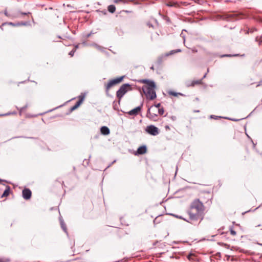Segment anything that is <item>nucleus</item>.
<instances>
[{
  "mask_svg": "<svg viewBox=\"0 0 262 262\" xmlns=\"http://www.w3.org/2000/svg\"><path fill=\"white\" fill-rule=\"evenodd\" d=\"M142 104L140 106H137L135 107V108L130 110L128 112V114L130 115H137L139 112H140L141 110V107L142 106Z\"/></svg>",
  "mask_w": 262,
  "mask_h": 262,
  "instance_id": "obj_8",
  "label": "nucleus"
},
{
  "mask_svg": "<svg viewBox=\"0 0 262 262\" xmlns=\"http://www.w3.org/2000/svg\"><path fill=\"white\" fill-rule=\"evenodd\" d=\"M181 52V50L180 49H177V50H173L170 51V52L168 54H167V55H171L174 53H178Z\"/></svg>",
  "mask_w": 262,
  "mask_h": 262,
  "instance_id": "obj_17",
  "label": "nucleus"
},
{
  "mask_svg": "<svg viewBox=\"0 0 262 262\" xmlns=\"http://www.w3.org/2000/svg\"><path fill=\"white\" fill-rule=\"evenodd\" d=\"M231 120H233V121H237V120H236V119H231Z\"/></svg>",
  "mask_w": 262,
  "mask_h": 262,
  "instance_id": "obj_43",
  "label": "nucleus"
},
{
  "mask_svg": "<svg viewBox=\"0 0 262 262\" xmlns=\"http://www.w3.org/2000/svg\"><path fill=\"white\" fill-rule=\"evenodd\" d=\"M262 84V81H260V82H259L258 84L256 85V86H260L261 84Z\"/></svg>",
  "mask_w": 262,
  "mask_h": 262,
  "instance_id": "obj_38",
  "label": "nucleus"
},
{
  "mask_svg": "<svg viewBox=\"0 0 262 262\" xmlns=\"http://www.w3.org/2000/svg\"><path fill=\"white\" fill-rule=\"evenodd\" d=\"M260 225H258L257 226H256V227H260Z\"/></svg>",
  "mask_w": 262,
  "mask_h": 262,
  "instance_id": "obj_45",
  "label": "nucleus"
},
{
  "mask_svg": "<svg viewBox=\"0 0 262 262\" xmlns=\"http://www.w3.org/2000/svg\"><path fill=\"white\" fill-rule=\"evenodd\" d=\"M238 54L231 55V54H224L221 56V57H232V56H237Z\"/></svg>",
  "mask_w": 262,
  "mask_h": 262,
  "instance_id": "obj_24",
  "label": "nucleus"
},
{
  "mask_svg": "<svg viewBox=\"0 0 262 262\" xmlns=\"http://www.w3.org/2000/svg\"><path fill=\"white\" fill-rule=\"evenodd\" d=\"M20 11H17L11 12V15H10V17L11 18H17L20 17Z\"/></svg>",
  "mask_w": 262,
  "mask_h": 262,
  "instance_id": "obj_11",
  "label": "nucleus"
},
{
  "mask_svg": "<svg viewBox=\"0 0 262 262\" xmlns=\"http://www.w3.org/2000/svg\"><path fill=\"white\" fill-rule=\"evenodd\" d=\"M169 94L171 95L174 96H177L178 95H183L181 93H178L174 92L171 91L169 93Z\"/></svg>",
  "mask_w": 262,
  "mask_h": 262,
  "instance_id": "obj_22",
  "label": "nucleus"
},
{
  "mask_svg": "<svg viewBox=\"0 0 262 262\" xmlns=\"http://www.w3.org/2000/svg\"><path fill=\"white\" fill-rule=\"evenodd\" d=\"M124 76L117 77L115 79H112L110 80L107 84L106 86V90L108 91V90L113 85L120 83L124 78Z\"/></svg>",
  "mask_w": 262,
  "mask_h": 262,
  "instance_id": "obj_5",
  "label": "nucleus"
},
{
  "mask_svg": "<svg viewBox=\"0 0 262 262\" xmlns=\"http://www.w3.org/2000/svg\"><path fill=\"white\" fill-rule=\"evenodd\" d=\"M78 45H76V46H75V49H74V50H76L77 49H78Z\"/></svg>",
  "mask_w": 262,
  "mask_h": 262,
  "instance_id": "obj_41",
  "label": "nucleus"
},
{
  "mask_svg": "<svg viewBox=\"0 0 262 262\" xmlns=\"http://www.w3.org/2000/svg\"><path fill=\"white\" fill-rule=\"evenodd\" d=\"M91 34H92V33H90L86 35V38L89 37L91 35Z\"/></svg>",
  "mask_w": 262,
  "mask_h": 262,
  "instance_id": "obj_37",
  "label": "nucleus"
},
{
  "mask_svg": "<svg viewBox=\"0 0 262 262\" xmlns=\"http://www.w3.org/2000/svg\"><path fill=\"white\" fill-rule=\"evenodd\" d=\"M82 102V100H79L71 108V110L73 111L76 109Z\"/></svg>",
  "mask_w": 262,
  "mask_h": 262,
  "instance_id": "obj_14",
  "label": "nucleus"
},
{
  "mask_svg": "<svg viewBox=\"0 0 262 262\" xmlns=\"http://www.w3.org/2000/svg\"><path fill=\"white\" fill-rule=\"evenodd\" d=\"M210 118H213V119H217L219 118H221V117L217 116H215V115H212L210 116Z\"/></svg>",
  "mask_w": 262,
  "mask_h": 262,
  "instance_id": "obj_27",
  "label": "nucleus"
},
{
  "mask_svg": "<svg viewBox=\"0 0 262 262\" xmlns=\"http://www.w3.org/2000/svg\"><path fill=\"white\" fill-rule=\"evenodd\" d=\"M147 151V147L145 145H142L139 147L137 151V154L138 155H143Z\"/></svg>",
  "mask_w": 262,
  "mask_h": 262,
  "instance_id": "obj_9",
  "label": "nucleus"
},
{
  "mask_svg": "<svg viewBox=\"0 0 262 262\" xmlns=\"http://www.w3.org/2000/svg\"><path fill=\"white\" fill-rule=\"evenodd\" d=\"M27 106H25L24 107H23L20 108V111L22 112L23 110H25L27 108Z\"/></svg>",
  "mask_w": 262,
  "mask_h": 262,
  "instance_id": "obj_35",
  "label": "nucleus"
},
{
  "mask_svg": "<svg viewBox=\"0 0 262 262\" xmlns=\"http://www.w3.org/2000/svg\"><path fill=\"white\" fill-rule=\"evenodd\" d=\"M75 52V50H72V51H71L70 52L69 54V55H70L72 57L74 55Z\"/></svg>",
  "mask_w": 262,
  "mask_h": 262,
  "instance_id": "obj_26",
  "label": "nucleus"
},
{
  "mask_svg": "<svg viewBox=\"0 0 262 262\" xmlns=\"http://www.w3.org/2000/svg\"><path fill=\"white\" fill-rule=\"evenodd\" d=\"M9 24L10 25H11V26H17V23L15 24V23H10Z\"/></svg>",
  "mask_w": 262,
  "mask_h": 262,
  "instance_id": "obj_33",
  "label": "nucleus"
},
{
  "mask_svg": "<svg viewBox=\"0 0 262 262\" xmlns=\"http://www.w3.org/2000/svg\"><path fill=\"white\" fill-rule=\"evenodd\" d=\"M132 85L128 83L122 84L116 92V96L119 99H121L123 96L128 92L132 91Z\"/></svg>",
  "mask_w": 262,
  "mask_h": 262,
  "instance_id": "obj_3",
  "label": "nucleus"
},
{
  "mask_svg": "<svg viewBox=\"0 0 262 262\" xmlns=\"http://www.w3.org/2000/svg\"><path fill=\"white\" fill-rule=\"evenodd\" d=\"M20 15H26L30 14L31 12H20Z\"/></svg>",
  "mask_w": 262,
  "mask_h": 262,
  "instance_id": "obj_28",
  "label": "nucleus"
},
{
  "mask_svg": "<svg viewBox=\"0 0 262 262\" xmlns=\"http://www.w3.org/2000/svg\"><path fill=\"white\" fill-rule=\"evenodd\" d=\"M145 131L149 134L152 136H156L159 133L158 127L153 125L147 126L145 129Z\"/></svg>",
  "mask_w": 262,
  "mask_h": 262,
  "instance_id": "obj_6",
  "label": "nucleus"
},
{
  "mask_svg": "<svg viewBox=\"0 0 262 262\" xmlns=\"http://www.w3.org/2000/svg\"><path fill=\"white\" fill-rule=\"evenodd\" d=\"M185 84L187 87L192 86V81H187L185 82Z\"/></svg>",
  "mask_w": 262,
  "mask_h": 262,
  "instance_id": "obj_25",
  "label": "nucleus"
},
{
  "mask_svg": "<svg viewBox=\"0 0 262 262\" xmlns=\"http://www.w3.org/2000/svg\"><path fill=\"white\" fill-rule=\"evenodd\" d=\"M94 46L98 50H101V47L97 44H94Z\"/></svg>",
  "mask_w": 262,
  "mask_h": 262,
  "instance_id": "obj_31",
  "label": "nucleus"
},
{
  "mask_svg": "<svg viewBox=\"0 0 262 262\" xmlns=\"http://www.w3.org/2000/svg\"><path fill=\"white\" fill-rule=\"evenodd\" d=\"M134 0H114V2L115 3H117L121 2L124 3H128V2H134Z\"/></svg>",
  "mask_w": 262,
  "mask_h": 262,
  "instance_id": "obj_19",
  "label": "nucleus"
},
{
  "mask_svg": "<svg viewBox=\"0 0 262 262\" xmlns=\"http://www.w3.org/2000/svg\"><path fill=\"white\" fill-rule=\"evenodd\" d=\"M10 191V187L8 185L6 186V189L2 195V198L7 196L9 195Z\"/></svg>",
  "mask_w": 262,
  "mask_h": 262,
  "instance_id": "obj_12",
  "label": "nucleus"
},
{
  "mask_svg": "<svg viewBox=\"0 0 262 262\" xmlns=\"http://www.w3.org/2000/svg\"><path fill=\"white\" fill-rule=\"evenodd\" d=\"M4 14L6 16L9 17H10V15H11V13H8L6 10L5 11Z\"/></svg>",
  "mask_w": 262,
  "mask_h": 262,
  "instance_id": "obj_29",
  "label": "nucleus"
},
{
  "mask_svg": "<svg viewBox=\"0 0 262 262\" xmlns=\"http://www.w3.org/2000/svg\"><path fill=\"white\" fill-rule=\"evenodd\" d=\"M155 88L156 84L155 82H150L149 86H143L142 90L147 99L153 100L156 98L157 95L155 90Z\"/></svg>",
  "mask_w": 262,
  "mask_h": 262,
  "instance_id": "obj_2",
  "label": "nucleus"
},
{
  "mask_svg": "<svg viewBox=\"0 0 262 262\" xmlns=\"http://www.w3.org/2000/svg\"><path fill=\"white\" fill-rule=\"evenodd\" d=\"M201 83H202V79L192 81V86H194L195 85H196V84H200Z\"/></svg>",
  "mask_w": 262,
  "mask_h": 262,
  "instance_id": "obj_20",
  "label": "nucleus"
},
{
  "mask_svg": "<svg viewBox=\"0 0 262 262\" xmlns=\"http://www.w3.org/2000/svg\"><path fill=\"white\" fill-rule=\"evenodd\" d=\"M23 197L25 200L30 199L32 194L31 191L28 188H25L22 192Z\"/></svg>",
  "mask_w": 262,
  "mask_h": 262,
  "instance_id": "obj_7",
  "label": "nucleus"
},
{
  "mask_svg": "<svg viewBox=\"0 0 262 262\" xmlns=\"http://www.w3.org/2000/svg\"><path fill=\"white\" fill-rule=\"evenodd\" d=\"M17 26H29L30 25V21H21L17 23Z\"/></svg>",
  "mask_w": 262,
  "mask_h": 262,
  "instance_id": "obj_16",
  "label": "nucleus"
},
{
  "mask_svg": "<svg viewBox=\"0 0 262 262\" xmlns=\"http://www.w3.org/2000/svg\"><path fill=\"white\" fill-rule=\"evenodd\" d=\"M79 100H82V101H83V100H84V96H80L79 97Z\"/></svg>",
  "mask_w": 262,
  "mask_h": 262,
  "instance_id": "obj_36",
  "label": "nucleus"
},
{
  "mask_svg": "<svg viewBox=\"0 0 262 262\" xmlns=\"http://www.w3.org/2000/svg\"><path fill=\"white\" fill-rule=\"evenodd\" d=\"M7 182V181H6V180H2V179H0V183H1L2 182Z\"/></svg>",
  "mask_w": 262,
  "mask_h": 262,
  "instance_id": "obj_39",
  "label": "nucleus"
},
{
  "mask_svg": "<svg viewBox=\"0 0 262 262\" xmlns=\"http://www.w3.org/2000/svg\"><path fill=\"white\" fill-rule=\"evenodd\" d=\"M151 69L154 70V67H151Z\"/></svg>",
  "mask_w": 262,
  "mask_h": 262,
  "instance_id": "obj_44",
  "label": "nucleus"
},
{
  "mask_svg": "<svg viewBox=\"0 0 262 262\" xmlns=\"http://www.w3.org/2000/svg\"><path fill=\"white\" fill-rule=\"evenodd\" d=\"M192 256V254H190L189 255H188V259H190V257Z\"/></svg>",
  "mask_w": 262,
  "mask_h": 262,
  "instance_id": "obj_40",
  "label": "nucleus"
},
{
  "mask_svg": "<svg viewBox=\"0 0 262 262\" xmlns=\"http://www.w3.org/2000/svg\"><path fill=\"white\" fill-rule=\"evenodd\" d=\"M158 114L160 115H162L164 114V110L163 107L159 108L158 110Z\"/></svg>",
  "mask_w": 262,
  "mask_h": 262,
  "instance_id": "obj_23",
  "label": "nucleus"
},
{
  "mask_svg": "<svg viewBox=\"0 0 262 262\" xmlns=\"http://www.w3.org/2000/svg\"><path fill=\"white\" fill-rule=\"evenodd\" d=\"M170 118L173 121H175L177 119V117L175 116H171L170 117Z\"/></svg>",
  "mask_w": 262,
  "mask_h": 262,
  "instance_id": "obj_30",
  "label": "nucleus"
},
{
  "mask_svg": "<svg viewBox=\"0 0 262 262\" xmlns=\"http://www.w3.org/2000/svg\"><path fill=\"white\" fill-rule=\"evenodd\" d=\"M151 113H156V114H157L156 109L154 108H153V111H151Z\"/></svg>",
  "mask_w": 262,
  "mask_h": 262,
  "instance_id": "obj_34",
  "label": "nucleus"
},
{
  "mask_svg": "<svg viewBox=\"0 0 262 262\" xmlns=\"http://www.w3.org/2000/svg\"><path fill=\"white\" fill-rule=\"evenodd\" d=\"M10 259L7 257H1L0 258V262H9Z\"/></svg>",
  "mask_w": 262,
  "mask_h": 262,
  "instance_id": "obj_21",
  "label": "nucleus"
},
{
  "mask_svg": "<svg viewBox=\"0 0 262 262\" xmlns=\"http://www.w3.org/2000/svg\"><path fill=\"white\" fill-rule=\"evenodd\" d=\"M161 103H158L157 104H154L153 105H151L149 107H148L147 114H146V117L148 118L149 119L156 121L158 120V115L156 113H151V111H153V108H161Z\"/></svg>",
  "mask_w": 262,
  "mask_h": 262,
  "instance_id": "obj_4",
  "label": "nucleus"
},
{
  "mask_svg": "<svg viewBox=\"0 0 262 262\" xmlns=\"http://www.w3.org/2000/svg\"><path fill=\"white\" fill-rule=\"evenodd\" d=\"M60 225H61V227L62 228V229H63V230L66 232V233H67V228H66V225L65 224V223H64L63 221L61 219L60 220Z\"/></svg>",
  "mask_w": 262,
  "mask_h": 262,
  "instance_id": "obj_15",
  "label": "nucleus"
},
{
  "mask_svg": "<svg viewBox=\"0 0 262 262\" xmlns=\"http://www.w3.org/2000/svg\"><path fill=\"white\" fill-rule=\"evenodd\" d=\"M230 232L231 234L233 235H235L236 234V232L234 230H231Z\"/></svg>",
  "mask_w": 262,
  "mask_h": 262,
  "instance_id": "obj_32",
  "label": "nucleus"
},
{
  "mask_svg": "<svg viewBox=\"0 0 262 262\" xmlns=\"http://www.w3.org/2000/svg\"><path fill=\"white\" fill-rule=\"evenodd\" d=\"M206 74H207L206 73V74L204 75V76H203V78H202V79L206 77Z\"/></svg>",
  "mask_w": 262,
  "mask_h": 262,
  "instance_id": "obj_42",
  "label": "nucleus"
},
{
  "mask_svg": "<svg viewBox=\"0 0 262 262\" xmlns=\"http://www.w3.org/2000/svg\"><path fill=\"white\" fill-rule=\"evenodd\" d=\"M116 10V7L114 5H111L110 6H108V11L111 13H113L115 12Z\"/></svg>",
  "mask_w": 262,
  "mask_h": 262,
  "instance_id": "obj_13",
  "label": "nucleus"
},
{
  "mask_svg": "<svg viewBox=\"0 0 262 262\" xmlns=\"http://www.w3.org/2000/svg\"><path fill=\"white\" fill-rule=\"evenodd\" d=\"M204 210L205 207L203 203L199 199H195L192 202L187 211L189 216V220H184L191 224L195 225L199 220L201 221L203 220Z\"/></svg>",
  "mask_w": 262,
  "mask_h": 262,
  "instance_id": "obj_1",
  "label": "nucleus"
},
{
  "mask_svg": "<svg viewBox=\"0 0 262 262\" xmlns=\"http://www.w3.org/2000/svg\"><path fill=\"white\" fill-rule=\"evenodd\" d=\"M101 133L103 135H108L110 133V130L108 127L106 126H102L100 128Z\"/></svg>",
  "mask_w": 262,
  "mask_h": 262,
  "instance_id": "obj_10",
  "label": "nucleus"
},
{
  "mask_svg": "<svg viewBox=\"0 0 262 262\" xmlns=\"http://www.w3.org/2000/svg\"><path fill=\"white\" fill-rule=\"evenodd\" d=\"M139 82H141V83H147V86H149V84H150V82H154L153 81H150L148 79H141L140 80H139Z\"/></svg>",
  "mask_w": 262,
  "mask_h": 262,
  "instance_id": "obj_18",
  "label": "nucleus"
}]
</instances>
